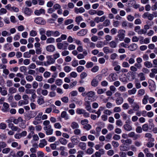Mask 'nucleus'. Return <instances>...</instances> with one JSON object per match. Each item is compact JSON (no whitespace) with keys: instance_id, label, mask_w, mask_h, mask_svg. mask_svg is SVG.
I'll use <instances>...</instances> for the list:
<instances>
[{"instance_id":"4","label":"nucleus","mask_w":157,"mask_h":157,"mask_svg":"<svg viewBox=\"0 0 157 157\" xmlns=\"http://www.w3.org/2000/svg\"><path fill=\"white\" fill-rule=\"evenodd\" d=\"M35 23L37 24L44 25L45 23V21L41 18H37L34 21Z\"/></svg>"},{"instance_id":"16","label":"nucleus","mask_w":157,"mask_h":157,"mask_svg":"<svg viewBox=\"0 0 157 157\" xmlns=\"http://www.w3.org/2000/svg\"><path fill=\"white\" fill-rule=\"evenodd\" d=\"M95 94V93L93 91H90L87 92V96L86 97L87 98L88 100H90L93 97Z\"/></svg>"},{"instance_id":"45","label":"nucleus","mask_w":157,"mask_h":157,"mask_svg":"<svg viewBox=\"0 0 157 157\" xmlns=\"http://www.w3.org/2000/svg\"><path fill=\"white\" fill-rule=\"evenodd\" d=\"M61 101L65 103H67L69 101L68 98L67 97H64L61 98Z\"/></svg>"},{"instance_id":"53","label":"nucleus","mask_w":157,"mask_h":157,"mask_svg":"<svg viewBox=\"0 0 157 157\" xmlns=\"http://www.w3.org/2000/svg\"><path fill=\"white\" fill-rule=\"evenodd\" d=\"M10 151V149L9 148H6L3 149L2 150V152L3 154H7Z\"/></svg>"},{"instance_id":"20","label":"nucleus","mask_w":157,"mask_h":157,"mask_svg":"<svg viewBox=\"0 0 157 157\" xmlns=\"http://www.w3.org/2000/svg\"><path fill=\"white\" fill-rule=\"evenodd\" d=\"M71 126L73 129L78 128L79 127L78 123L75 121H73L71 123Z\"/></svg>"},{"instance_id":"46","label":"nucleus","mask_w":157,"mask_h":157,"mask_svg":"<svg viewBox=\"0 0 157 157\" xmlns=\"http://www.w3.org/2000/svg\"><path fill=\"white\" fill-rule=\"evenodd\" d=\"M63 69L64 71L66 72H70L71 70V67L68 66L64 67Z\"/></svg>"},{"instance_id":"8","label":"nucleus","mask_w":157,"mask_h":157,"mask_svg":"<svg viewBox=\"0 0 157 157\" xmlns=\"http://www.w3.org/2000/svg\"><path fill=\"white\" fill-rule=\"evenodd\" d=\"M9 105L6 103L4 102L3 104V107L2 108V110L4 112H7L9 109Z\"/></svg>"},{"instance_id":"62","label":"nucleus","mask_w":157,"mask_h":157,"mask_svg":"<svg viewBox=\"0 0 157 157\" xmlns=\"http://www.w3.org/2000/svg\"><path fill=\"white\" fill-rule=\"evenodd\" d=\"M93 63L92 62H88L86 63V65L87 68H89L92 67L93 66Z\"/></svg>"},{"instance_id":"7","label":"nucleus","mask_w":157,"mask_h":157,"mask_svg":"<svg viewBox=\"0 0 157 157\" xmlns=\"http://www.w3.org/2000/svg\"><path fill=\"white\" fill-rule=\"evenodd\" d=\"M87 32L86 29H82L77 33V35L79 36H82L85 35Z\"/></svg>"},{"instance_id":"6","label":"nucleus","mask_w":157,"mask_h":157,"mask_svg":"<svg viewBox=\"0 0 157 157\" xmlns=\"http://www.w3.org/2000/svg\"><path fill=\"white\" fill-rule=\"evenodd\" d=\"M137 47V45L136 44L132 43L128 46V48L131 51H133L136 50Z\"/></svg>"},{"instance_id":"30","label":"nucleus","mask_w":157,"mask_h":157,"mask_svg":"<svg viewBox=\"0 0 157 157\" xmlns=\"http://www.w3.org/2000/svg\"><path fill=\"white\" fill-rule=\"evenodd\" d=\"M98 81L95 78H94L91 82L92 86L94 87L97 86L98 85Z\"/></svg>"},{"instance_id":"14","label":"nucleus","mask_w":157,"mask_h":157,"mask_svg":"<svg viewBox=\"0 0 157 157\" xmlns=\"http://www.w3.org/2000/svg\"><path fill=\"white\" fill-rule=\"evenodd\" d=\"M24 12L25 14L30 16L32 12V10L28 7H25L24 10Z\"/></svg>"},{"instance_id":"40","label":"nucleus","mask_w":157,"mask_h":157,"mask_svg":"<svg viewBox=\"0 0 157 157\" xmlns=\"http://www.w3.org/2000/svg\"><path fill=\"white\" fill-rule=\"evenodd\" d=\"M136 89L134 88L131 90H129L128 91V94L130 95L136 93Z\"/></svg>"},{"instance_id":"47","label":"nucleus","mask_w":157,"mask_h":157,"mask_svg":"<svg viewBox=\"0 0 157 157\" xmlns=\"http://www.w3.org/2000/svg\"><path fill=\"white\" fill-rule=\"evenodd\" d=\"M37 103L38 104L40 105H41L44 104V99L42 98H39L37 100Z\"/></svg>"},{"instance_id":"2","label":"nucleus","mask_w":157,"mask_h":157,"mask_svg":"<svg viewBox=\"0 0 157 157\" xmlns=\"http://www.w3.org/2000/svg\"><path fill=\"white\" fill-rule=\"evenodd\" d=\"M84 100L85 101L84 105L86 106L85 108L87 111H90L91 109L90 102L88 100L87 97H85Z\"/></svg>"},{"instance_id":"9","label":"nucleus","mask_w":157,"mask_h":157,"mask_svg":"<svg viewBox=\"0 0 157 157\" xmlns=\"http://www.w3.org/2000/svg\"><path fill=\"white\" fill-rule=\"evenodd\" d=\"M47 63L48 65L53 64L55 62V60L54 58H52L51 56H47Z\"/></svg>"},{"instance_id":"39","label":"nucleus","mask_w":157,"mask_h":157,"mask_svg":"<svg viewBox=\"0 0 157 157\" xmlns=\"http://www.w3.org/2000/svg\"><path fill=\"white\" fill-rule=\"evenodd\" d=\"M28 103V101H25L23 100H20L19 101L18 105L19 106H21L22 105H26Z\"/></svg>"},{"instance_id":"38","label":"nucleus","mask_w":157,"mask_h":157,"mask_svg":"<svg viewBox=\"0 0 157 157\" xmlns=\"http://www.w3.org/2000/svg\"><path fill=\"white\" fill-rule=\"evenodd\" d=\"M42 115V113L40 112L38 114L35 118V119L37 121H40L41 120V118Z\"/></svg>"},{"instance_id":"31","label":"nucleus","mask_w":157,"mask_h":157,"mask_svg":"<svg viewBox=\"0 0 157 157\" xmlns=\"http://www.w3.org/2000/svg\"><path fill=\"white\" fill-rule=\"evenodd\" d=\"M55 41L54 38L52 37H49L47 39L46 42L47 44H51L54 43Z\"/></svg>"},{"instance_id":"25","label":"nucleus","mask_w":157,"mask_h":157,"mask_svg":"<svg viewBox=\"0 0 157 157\" xmlns=\"http://www.w3.org/2000/svg\"><path fill=\"white\" fill-rule=\"evenodd\" d=\"M117 43L114 40L111 41L109 43V45L110 47L112 48H116L117 46Z\"/></svg>"},{"instance_id":"10","label":"nucleus","mask_w":157,"mask_h":157,"mask_svg":"<svg viewBox=\"0 0 157 157\" xmlns=\"http://www.w3.org/2000/svg\"><path fill=\"white\" fill-rule=\"evenodd\" d=\"M86 144L83 142H80L78 144V146L80 149L82 150H85L86 148Z\"/></svg>"},{"instance_id":"41","label":"nucleus","mask_w":157,"mask_h":157,"mask_svg":"<svg viewBox=\"0 0 157 157\" xmlns=\"http://www.w3.org/2000/svg\"><path fill=\"white\" fill-rule=\"evenodd\" d=\"M73 20L72 19H68L65 20L64 21V24L65 25H67L73 22Z\"/></svg>"},{"instance_id":"13","label":"nucleus","mask_w":157,"mask_h":157,"mask_svg":"<svg viewBox=\"0 0 157 157\" xmlns=\"http://www.w3.org/2000/svg\"><path fill=\"white\" fill-rule=\"evenodd\" d=\"M124 101V99L121 97H118L116 100V103L117 105L121 104Z\"/></svg>"},{"instance_id":"48","label":"nucleus","mask_w":157,"mask_h":157,"mask_svg":"<svg viewBox=\"0 0 157 157\" xmlns=\"http://www.w3.org/2000/svg\"><path fill=\"white\" fill-rule=\"evenodd\" d=\"M36 70H38L39 73H43L45 71V68L43 67H40L39 68H36Z\"/></svg>"},{"instance_id":"18","label":"nucleus","mask_w":157,"mask_h":157,"mask_svg":"<svg viewBox=\"0 0 157 157\" xmlns=\"http://www.w3.org/2000/svg\"><path fill=\"white\" fill-rule=\"evenodd\" d=\"M152 135L150 133H147L145 135V137L146 138H148V140L150 141H154V139L152 138Z\"/></svg>"},{"instance_id":"11","label":"nucleus","mask_w":157,"mask_h":157,"mask_svg":"<svg viewBox=\"0 0 157 157\" xmlns=\"http://www.w3.org/2000/svg\"><path fill=\"white\" fill-rule=\"evenodd\" d=\"M71 141L75 145H77L79 142L78 139L76 138L75 136H72L71 138Z\"/></svg>"},{"instance_id":"1","label":"nucleus","mask_w":157,"mask_h":157,"mask_svg":"<svg viewBox=\"0 0 157 157\" xmlns=\"http://www.w3.org/2000/svg\"><path fill=\"white\" fill-rule=\"evenodd\" d=\"M125 31L123 29H120L118 32L117 37L119 38L120 41L123 40L125 37Z\"/></svg>"},{"instance_id":"44","label":"nucleus","mask_w":157,"mask_h":157,"mask_svg":"<svg viewBox=\"0 0 157 157\" xmlns=\"http://www.w3.org/2000/svg\"><path fill=\"white\" fill-rule=\"evenodd\" d=\"M145 90L143 89H140L138 91V95L141 96L144 95L145 94Z\"/></svg>"},{"instance_id":"27","label":"nucleus","mask_w":157,"mask_h":157,"mask_svg":"<svg viewBox=\"0 0 157 157\" xmlns=\"http://www.w3.org/2000/svg\"><path fill=\"white\" fill-rule=\"evenodd\" d=\"M59 141L61 144L63 145H65L67 143V140L63 138H60L59 139Z\"/></svg>"},{"instance_id":"29","label":"nucleus","mask_w":157,"mask_h":157,"mask_svg":"<svg viewBox=\"0 0 157 157\" xmlns=\"http://www.w3.org/2000/svg\"><path fill=\"white\" fill-rule=\"evenodd\" d=\"M8 91L9 93L13 94L16 93L17 90L15 87H12L9 88Z\"/></svg>"},{"instance_id":"22","label":"nucleus","mask_w":157,"mask_h":157,"mask_svg":"<svg viewBox=\"0 0 157 157\" xmlns=\"http://www.w3.org/2000/svg\"><path fill=\"white\" fill-rule=\"evenodd\" d=\"M144 66L147 68H150L153 67V65L151 62L148 61H146L144 62Z\"/></svg>"},{"instance_id":"23","label":"nucleus","mask_w":157,"mask_h":157,"mask_svg":"<svg viewBox=\"0 0 157 157\" xmlns=\"http://www.w3.org/2000/svg\"><path fill=\"white\" fill-rule=\"evenodd\" d=\"M149 96L146 94L144 97L143 99L142 100V103L144 104L145 105L147 104L148 102V100Z\"/></svg>"},{"instance_id":"50","label":"nucleus","mask_w":157,"mask_h":157,"mask_svg":"<svg viewBox=\"0 0 157 157\" xmlns=\"http://www.w3.org/2000/svg\"><path fill=\"white\" fill-rule=\"evenodd\" d=\"M87 46L90 48H94L95 47V44L92 42H90L88 43Z\"/></svg>"},{"instance_id":"15","label":"nucleus","mask_w":157,"mask_h":157,"mask_svg":"<svg viewBox=\"0 0 157 157\" xmlns=\"http://www.w3.org/2000/svg\"><path fill=\"white\" fill-rule=\"evenodd\" d=\"M138 76L139 78V80L140 81L145 80L146 78L143 72H140L138 75Z\"/></svg>"},{"instance_id":"28","label":"nucleus","mask_w":157,"mask_h":157,"mask_svg":"<svg viewBox=\"0 0 157 157\" xmlns=\"http://www.w3.org/2000/svg\"><path fill=\"white\" fill-rule=\"evenodd\" d=\"M132 107L135 111H138L140 107L139 105L136 103H134V104L132 106Z\"/></svg>"},{"instance_id":"34","label":"nucleus","mask_w":157,"mask_h":157,"mask_svg":"<svg viewBox=\"0 0 157 157\" xmlns=\"http://www.w3.org/2000/svg\"><path fill=\"white\" fill-rule=\"evenodd\" d=\"M103 50L104 52L106 54H107L109 52L112 53L113 52V51H110L109 48L108 47H104L103 48Z\"/></svg>"},{"instance_id":"21","label":"nucleus","mask_w":157,"mask_h":157,"mask_svg":"<svg viewBox=\"0 0 157 157\" xmlns=\"http://www.w3.org/2000/svg\"><path fill=\"white\" fill-rule=\"evenodd\" d=\"M121 142L124 145L126 144H131L132 143V140L130 139H127L126 140H121Z\"/></svg>"},{"instance_id":"3","label":"nucleus","mask_w":157,"mask_h":157,"mask_svg":"<svg viewBox=\"0 0 157 157\" xmlns=\"http://www.w3.org/2000/svg\"><path fill=\"white\" fill-rule=\"evenodd\" d=\"M109 78L110 82L115 81L117 79V75L115 73H113L109 75Z\"/></svg>"},{"instance_id":"35","label":"nucleus","mask_w":157,"mask_h":157,"mask_svg":"<svg viewBox=\"0 0 157 157\" xmlns=\"http://www.w3.org/2000/svg\"><path fill=\"white\" fill-rule=\"evenodd\" d=\"M43 79V77L42 75H37L35 77V80L38 82H41Z\"/></svg>"},{"instance_id":"49","label":"nucleus","mask_w":157,"mask_h":157,"mask_svg":"<svg viewBox=\"0 0 157 157\" xmlns=\"http://www.w3.org/2000/svg\"><path fill=\"white\" fill-rule=\"evenodd\" d=\"M84 109H77L76 111L77 113L78 114H81L83 113L84 111Z\"/></svg>"},{"instance_id":"58","label":"nucleus","mask_w":157,"mask_h":157,"mask_svg":"<svg viewBox=\"0 0 157 157\" xmlns=\"http://www.w3.org/2000/svg\"><path fill=\"white\" fill-rule=\"evenodd\" d=\"M53 31L48 30L46 32V35L48 37H50L53 36Z\"/></svg>"},{"instance_id":"56","label":"nucleus","mask_w":157,"mask_h":157,"mask_svg":"<svg viewBox=\"0 0 157 157\" xmlns=\"http://www.w3.org/2000/svg\"><path fill=\"white\" fill-rule=\"evenodd\" d=\"M62 81L60 79H58L56 80L55 83L58 86H60L62 83Z\"/></svg>"},{"instance_id":"33","label":"nucleus","mask_w":157,"mask_h":157,"mask_svg":"<svg viewBox=\"0 0 157 157\" xmlns=\"http://www.w3.org/2000/svg\"><path fill=\"white\" fill-rule=\"evenodd\" d=\"M51 75V73L48 71H46L44 73L43 76L44 78H49Z\"/></svg>"},{"instance_id":"55","label":"nucleus","mask_w":157,"mask_h":157,"mask_svg":"<svg viewBox=\"0 0 157 157\" xmlns=\"http://www.w3.org/2000/svg\"><path fill=\"white\" fill-rule=\"evenodd\" d=\"M37 35V32L35 30H31L30 33V35L32 36H35Z\"/></svg>"},{"instance_id":"19","label":"nucleus","mask_w":157,"mask_h":157,"mask_svg":"<svg viewBox=\"0 0 157 157\" xmlns=\"http://www.w3.org/2000/svg\"><path fill=\"white\" fill-rule=\"evenodd\" d=\"M40 142L39 144V146L40 147L42 148L47 144V143L45 139H43L40 140Z\"/></svg>"},{"instance_id":"61","label":"nucleus","mask_w":157,"mask_h":157,"mask_svg":"<svg viewBox=\"0 0 157 157\" xmlns=\"http://www.w3.org/2000/svg\"><path fill=\"white\" fill-rule=\"evenodd\" d=\"M7 146L6 144L4 142H0V147L1 148H4L6 147Z\"/></svg>"},{"instance_id":"59","label":"nucleus","mask_w":157,"mask_h":157,"mask_svg":"<svg viewBox=\"0 0 157 157\" xmlns=\"http://www.w3.org/2000/svg\"><path fill=\"white\" fill-rule=\"evenodd\" d=\"M94 152V150L92 148H89L87 149L86 151V153L88 154H91Z\"/></svg>"},{"instance_id":"5","label":"nucleus","mask_w":157,"mask_h":157,"mask_svg":"<svg viewBox=\"0 0 157 157\" xmlns=\"http://www.w3.org/2000/svg\"><path fill=\"white\" fill-rule=\"evenodd\" d=\"M55 47L52 45H50L46 47V50L49 52H53L55 50Z\"/></svg>"},{"instance_id":"24","label":"nucleus","mask_w":157,"mask_h":157,"mask_svg":"<svg viewBox=\"0 0 157 157\" xmlns=\"http://www.w3.org/2000/svg\"><path fill=\"white\" fill-rule=\"evenodd\" d=\"M61 117L63 118H64L65 120H67L69 119V117L67 115V112L65 111H63L61 114Z\"/></svg>"},{"instance_id":"37","label":"nucleus","mask_w":157,"mask_h":157,"mask_svg":"<svg viewBox=\"0 0 157 157\" xmlns=\"http://www.w3.org/2000/svg\"><path fill=\"white\" fill-rule=\"evenodd\" d=\"M0 93L3 96H5L7 94V91L6 90H2V88L1 87H0Z\"/></svg>"},{"instance_id":"57","label":"nucleus","mask_w":157,"mask_h":157,"mask_svg":"<svg viewBox=\"0 0 157 157\" xmlns=\"http://www.w3.org/2000/svg\"><path fill=\"white\" fill-rule=\"evenodd\" d=\"M63 43H58L57 44V48L59 49H63Z\"/></svg>"},{"instance_id":"42","label":"nucleus","mask_w":157,"mask_h":157,"mask_svg":"<svg viewBox=\"0 0 157 157\" xmlns=\"http://www.w3.org/2000/svg\"><path fill=\"white\" fill-rule=\"evenodd\" d=\"M78 65V62L76 60H74L71 62V65L72 66L75 67Z\"/></svg>"},{"instance_id":"64","label":"nucleus","mask_w":157,"mask_h":157,"mask_svg":"<svg viewBox=\"0 0 157 157\" xmlns=\"http://www.w3.org/2000/svg\"><path fill=\"white\" fill-rule=\"evenodd\" d=\"M112 144L114 147H117L119 146L118 143L115 141H112Z\"/></svg>"},{"instance_id":"36","label":"nucleus","mask_w":157,"mask_h":157,"mask_svg":"<svg viewBox=\"0 0 157 157\" xmlns=\"http://www.w3.org/2000/svg\"><path fill=\"white\" fill-rule=\"evenodd\" d=\"M84 69V67L83 66H79L77 67L76 70L78 72L80 73Z\"/></svg>"},{"instance_id":"63","label":"nucleus","mask_w":157,"mask_h":157,"mask_svg":"<svg viewBox=\"0 0 157 157\" xmlns=\"http://www.w3.org/2000/svg\"><path fill=\"white\" fill-rule=\"evenodd\" d=\"M74 132L75 134L77 135H80L81 133V130L79 129L76 128V129L74 130Z\"/></svg>"},{"instance_id":"52","label":"nucleus","mask_w":157,"mask_h":157,"mask_svg":"<svg viewBox=\"0 0 157 157\" xmlns=\"http://www.w3.org/2000/svg\"><path fill=\"white\" fill-rule=\"evenodd\" d=\"M106 90L105 89H100L98 90L97 93L100 94L103 93Z\"/></svg>"},{"instance_id":"60","label":"nucleus","mask_w":157,"mask_h":157,"mask_svg":"<svg viewBox=\"0 0 157 157\" xmlns=\"http://www.w3.org/2000/svg\"><path fill=\"white\" fill-rule=\"evenodd\" d=\"M135 83L136 88L139 89L141 87L140 83L138 81H135Z\"/></svg>"},{"instance_id":"32","label":"nucleus","mask_w":157,"mask_h":157,"mask_svg":"<svg viewBox=\"0 0 157 157\" xmlns=\"http://www.w3.org/2000/svg\"><path fill=\"white\" fill-rule=\"evenodd\" d=\"M35 91V90L33 89H26L25 90V93L27 94H32Z\"/></svg>"},{"instance_id":"43","label":"nucleus","mask_w":157,"mask_h":157,"mask_svg":"<svg viewBox=\"0 0 157 157\" xmlns=\"http://www.w3.org/2000/svg\"><path fill=\"white\" fill-rule=\"evenodd\" d=\"M26 79L28 81L32 82L33 80V78L32 75H28L26 77Z\"/></svg>"},{"instance_id":"17","label":"nucleus","mask_w":157,"mask_h":157,"mask_svg":"<svg viewBox=\"0 0 157 157\" xmlns=\"http://www.w3.org/2000/svg\"><path fill=\"white\" fill-rule=\"evenodd\" d=\"M45 10L43 9H40L39 10H36L34 12L35 14L37 15H39L42 13H44Z\"/></svg>"},{"instance_id":"12","label":"nucleus","mask_w":157,"mask_h":157,"mask_svg":"<svg viewBox=\"0 0 157 157\" xmlns=\"http://www.w3.org/2000/svg\"><path fill=\"white\" fill-rule=\"evenodd\" d=\"M124 129L127 131H130L132 130V126L129 124H125L123 126Z\"/></svg>"},{"instance_id":"54","label":"nucleus","mask_w":157,"mask_h":157,"mask_svg":"<svg viewBox=\"0 0 157 157\" xmlns=\"http://www.w3.org/2000/svg\"><path fill=\"white\" fill-rule=\"evenodd\" d=\"M120 150L121 151H126L128 150L126 146L124 145L120 146Z\"/></svg>"},{"instance_id":"51","label":"nucleus","mask_w":157,"mask_h":157,"mask_svg":"<svg viewBox=\"0 0 157 157\" xmlns=\"http://www.w3.org/2000/svg\"><path fill=\"white\" fill-rule=\"evenodd\" d=\"M82 18L81 16L77 17L75 18V21L78 24H79L80 22L82 21Z\"/></svg>"},{"instance_id":"26","label":"nucleus","mask_w":157,"mask_h":157,"mask_svg":"<svg viewBox=\"0 0 157 157\" xmlns=\"http://www.w3.org/2000/svg\"><path fill=\"white\" fill-rule=\"evenodd\" d=\"M53 130L51 128L50 125L48 126V128L46 131V134L47 135H51L52 134Z\"/></svg>"}]
</instances>
